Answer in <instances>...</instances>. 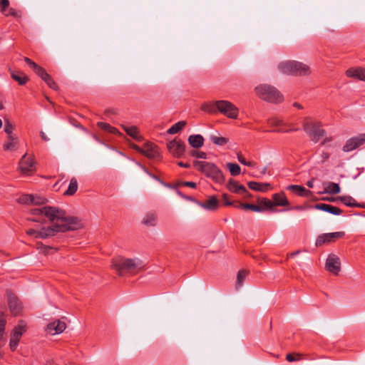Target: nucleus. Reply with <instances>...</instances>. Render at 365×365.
I'll return each instance as SVG.
<instances>
[{
	"mask_svg": "<svg viewBox=\"0 0 365 365\" xmlns=\"http://www.w3.org/2000/svg\"><path fill=\"white\" fill-rule=\"evenodd\" d=\"M28 220L41 224L49 222L48 227L30 228L26 234L34 238L46 239L58 232L78 230L82 227L81 221L76 217L66 215V212L57 207L42 206L30 210Z\"/></svg>",
	"mask_w": 365,
	"mask_h": 365,
	"instance_id": "nucleus-1",
	"label": "nucleus"
},
{
	"mask_svg": "<svg viewBox=\"0 0 365 365\" xmlns=\"http://www.w3.org/2000/svg\"><path fill=\"white\" fill-rule=\"evenodd\" d=\"M111 267L118 275L123 276L126 274H133L138 272L144 265L138 258L130 259L118 256L112 259Z\"/></svg>",
	"mask_w": 365,
	"mask_h": 365,
	"instance_id": "nucleus-2",
	"label": "nucleus"
},
{
	"mask_svg": "<svg viewBox=\"0 0 365 365\" xmlns=\"http://www.w3.org/2000/svg\"><path fill=\"white\" fill-rule=\"evenodd\" d=\"M193 165L197 170L207 178H211L215 182L223 183L225 178L221 170L217 167L214 163L205 161L195 160Z\"/></svg>",
	"mask_w": 365,
	"mask_h": 365,
	"instance_id": "nucleus-3",
	"label": "nucleus"
},
{
	"mask_svg": "<svg viewBox=\"0 0 365 365\" xmlns=\"http://www.w3.org/2000/svg\"><path fill=\"white\" fill-rule=\"evenodd\" d=\"M280 72L292 76H308L311 73L308 65L297 61H285L278 65Z\"/></svg>",
	"mask_w": 365,
	"mask_h": 365,
	"instance_id": "nucleus-4",
	"label": "nucleus"
},
{
	"mask_svg": "<svg viewBox=\"0 0 365 365\" xmlns=\"http://www.w3.org/2000/svg\"><path fill=\"white\" fill-rule=\"evenodd\" d=\"M257 96L262 100L272 103H280L283 101V95L274 86L261 84L255 88Z\"/></svg>",
	"mask_w": 365,
	"mask_h": 365,
	"instance_id": "nucleus-5",
	"label": "nucleus"
},
{
	"mask_svg": "<svg viewBox=\"0 0 365 365\" xmlns=\"http://www.w3.org/2000/svg\"><path fill=\"white\" fill-rule=\"evenodd\" d=\"M303 129L309 135L310 140L315 143L326 135V131L322 128V123L318 120H313L309 118H305Z\"/></svg>",
	"mask_w": 365,
	"mask_h": 365,
	"instance_id": "nucleus-6",
	"label": "nucleus"
},
{
	"mask_svg": "<svg viewBox=\"0 0 365 365\" xmlns=\"http://www.w3.org/2000/svg\"><path fill=\"white\" fill-rule=\"evenodd\" d=\"M26 331V323L23 320H19L11 333L9 346L11 351H14L16 349L21 336Z\"/></svg>",
	"mask_w": 365,
	"mask_h": 365,
	"instance_id": "nucleus-7",
	"label": "nucleus"
},
{
	"mask_svg": "<svg viewBox=\"0 0 365 365\" xmlns=\"http://www.w3.org/2000/svg\"><path fill=\"white\" fill-rule=\"evenodd\" d=\"M218 112L231 119H237L239 113L238 108L231 102L224 100L218 101Z\"/></svg>",
	"mask_w": 365,
	"mask_h": 365,
	"instance_id": "nucleus-8",
	"label": "nucleus"
},
{
	"mask_svg": "<svg viewBox=\"0 0 365 365\" xmlns=\"http://www.w3.org/2000/svg\"><path fill=\"white\" fill-rule=\"evenodd\" d=\"M19 169L23 174L27 175L34 173L36 171V163L34 157L28 155L26 153L24 154L19 162Z\"/></svg>",
	"mask_w": 365,
	"mask_h": 365,
	"instance_id": "nucleus-9",
	"label": "nucleus"
},
{
	"mask_svg": "<svg viewBox=\"0 0 365 365\" xmlns=\"http://www.w3.org/2000/svg\"><path fill=\"white\" fill-rule=\"evenodd\" d=\"M365 143V133L348 139L344 145L342 150L345 153L351 152Z\"/></svg>",
	"mask_w": 365,
	"mask_h": 365,
	"instance_id": "nucleus-10",
	"label": "nucleus"
},
{
	"mask_svg": "<svg viewBox=\"0 0 365 365\" xmlns=\"http://www.w3.org/2000/svg\"><path fill=\"white\" fill-rule=\"evenodd\" d=\"M7 301L11 314L14 316L19 315L22 312L23 306L18 297L11 292H8Z\"/></svg>",
	"mask_w": 365,
	"mask_h": 365,
	"instance_id": "nucleus-11",
	"label": "nucleus"
},
{
	"mask_svg": "<svg viewBox=\"0 0 365 365\" xmlns=\"http://www.w3.org/2000/svg\"><path fill=\"white\" fill-rule=\"evenodd\" d=\"M325 269L330 273L338 275L341 270L339 258L334 254L329 255L326 261Z\"/></svg>",
	"mask_w": 365,
	"mask_h": 365,
	"instance_id": "nucleus-12",
	"label": "nucleus"
},
{
	"mask_svg": "<svg viewBox=\"0 0 365 365\" xmlns=\"http://www.w3.org/2000/svg\"><path fill=\"white\" fill-rule=\"evenodd\" d=\"M344 232H336L325 233L319 235L316 240V246L319 247L325 243L333 242L336 239L341 238L344 236Z\"/></svg>",
	"mask_w": 365,
	"mask_h": 365,
	"instance_id": "nucleus-13",
	"label": "nucleus"
},
{
	"mask_svg": "<svg viewBox=\"0 0 365 365\" xmlns=\"http://www.w3.org/2000/svg\"><path fill=\"white\" fill-rule=\"evenodd\" d=\"M167 146L169 151L176 158H180L185 150V143L180 140H171Z\"/></svg>",
	"mask_w": 365,
	"mask_h": 365,
	"instance_id": "nucleus-14",
	"label": "nucleus"
},
{
	"mask_svg": "<svg viewBox=\"0 0 365 365\" xmlns=\"http://www.w3.org/2000/svg\"><path fill=\"white\" fill-rule=\"evenodd\" d=\"M18 201L19 202L22 204H33L41 205L46 203V199L44 197L39 195L25 194L19 197Z\"/></svg>",
	"mask_w": 365,
	"mask_h": 365,
	"instance_id": "nucleus-15",
	"label": "nucleus"
},
{
	"mask_svg": "<svg viewBox=\"0 0 365 365\" xmlns=\"http://www.w3.org/2000/svg\"><path fill=\"white\" fill-rule=\"evenodd\" d=\"M66 328V323L60 319L55 320L47 325V331L52 335L62 333Z\"/></svg>",
	"mask_w": 365,
	"mask_h": 365,
	"instance_id": "nucleus-16",
	"label": "nucleus"
},
{
	"mask_svg": "<svg viewBox=\"0 0 365 365\" xmlns=\"http://www.w3.org/2000/svg\"><path fill=\"white\" fill-rule=\"evenodd\" d=\"M142 153L149 158H154L159 155L158 147L150 143H146L143 145Z\"/></svg>",
	"mask_w": 365,
	"mask_h": 365,
	"instance_id": "nucleus-17",
	"label": "nucleus"
},
{
	"mask_svg": "<svg viewBox=\"0 0 365 365\" xmlns=\"http://www.w3.org/2000/svg\"><path fill=\"white\" fill-rule=\"evenodd\" d=\"M314 208L331 213L334 215H339L342 213V210L340 208L329 204L318 203L314 205Z\"/></svg>",
	"mask_w": 365,
	"mask_h": 365,
	"instance_id": "nucleus-18",
	"label": "nucleus"
},
{
	"mask_svg": "<svg viewBox=\"0 0 365 365\" xmlns=\"http://www.w3.org/2000/svg\"><path fill=\"white\" fill-rule=\"evenodd\" d=\"M346 75L349 78L365 81V68L361 67L351 68L346 70Z\"/></svg>",
	"mask_w": 365,
	"mask_h": 365,
	"instance_id": "nucleus-19",
	"label": "nucleus"
},
{
	"mask_svg": "<svg viewBox=\"0 0 365 365\" xmlns=\"http://www.w3.org/2000/svg\"><path fill=\"white\" fill-rule=\"evenodd\" d=\"M227 188L230 192L237 194L247 193V190L244 185L238 184L237 181L232 179H230L228 181Z\"/></svg>",
	"mask_w": 365,
	"mask_h": 365,
	"instance_id": "nucleus-20",
	"label": "nucleus"
},
{
	"mask_svg": "<svg viewBox=\"0 0 365 365\" xmlns=\"http://www.w3.org/2000/svg\"><path fill=\"white\" fill-rule=\"evenodd\" d=\"M287 189L301 197H309L312 194L310 190H307L302 185H289Z\"/></svg>",
	"mask_w": 365,
	"mask_h": 365,
	"instance_id": "nucleus-21",
	"label": "nucleus"
},
{
	"mask_svg": "<svg viewBox=\"0 0 365 365\" xmlns=\"http://www.w3.org/2000/svg\"><path fill=\"white\" fill-rule=\"evenodd\" d=\"M19 147V140L16 136H8L3 148L4 150L14 151Z\"/></svg>",
	"mask_w": 365,
	"mask_h": 365,
	"instance_id": "nucleus-22",
	"label": "nucleus"
},
{
	"mask_svg": "<svg viewBox=\"0 0 365 365\" xmlns=\"http://www.w3.org/2000/svg\"><path fill=\"white\" fill-rule=\"evenodd\" d=\"M200 207L208 210H215L218 207L219 202L216 197L212 196L204 202H199Z\"/></svg>",
	"mask_w": 365,
	"mask_h": 365,
	"instance_id": "nucleus-23",
	"label": "nucleus"
},
{
	"mask_svg": "<svg viewBox=\"0 0 365 365\" xmlns=\"http://www.w3.org/2000/svg\"><path fill=\"white\" fill-rule=\"evenodd\" d=\"M272 202L273 206H287L289 205V201L283 192L274 194Z\"/></svg>",
	"mask_w": 365,
	"mask_h": 365,
	"instance_id": "nucleus-24",
	"label": "nucleus"
},
{
	"mask_svg": "<svg viewBox=\"0 0 365 365\" xmlns=\"http://www.w3.org/2000/svg\"><path fill=\"white\" fill-rule=\"evenodd\" d=\"M122 128L128 135H130L135 140H138V141L142 140L143 138L139 134L138 129L136 126H135V125H132V126L122 125Z\"/></svg>",
	"mask_w": 365,
	"mask_h": 365,
	"instance_id": "nucleus-25",
	"label": "nucleus"
},
{
	"mask_svg": "<svg viewBox=\"0 0 365 365\" xmlns=\"http://www.w3.org/2000/svg\"><path fill=\"white\" fill-rule=\"evenodd\" d=\"M189 144L194 148H200L203 145L204 138L201 135H191L188 138Z\"/></svg>",
	"mask_w": 365,
	"mask_h": 365,
	"instance_id": "nucleus-26",
	"label": "nucleus"
},
{
	"mask_svg": "<svg viewBox=\"0 0 365 365\" xmlns=\"http://www.w3.org/2000/svg\"><path fill=\"white\" fill-rule=\"evenodd\" d=\"M143 224L147 227H154L157 224V216L153 212L147 213L143 219Z\"/></svg>",
	"mask_w": 365,
	"mask_h": 365,
	"instance_id": "nucleus-27",
	"label": "nucleus"
},
{
	"mask_svg": "<svg viewBox=\"0 0 365 365\" xmlns=\"http://www.w3.org/2000/svg\"><path fill=\"white\" fill-rule=\"evenodd\" d=\"M217 103H218V101L205 103L204 104L202 105L201 108L202 110H204L208 113L214 114V113H216L218 112V108H217Z\"/></svg>",
	"mask_w": 365,
	"mask_h": 365,
	"instance_id": "nucleus-28",
	"label": "nucleus"
},
{
	"mask_svg": "<svg viewBox=\"0 0 365 365\" xmlns=\"http://www.w3.org/2000/svg\"><path fill=\"white\" fill-rule=\"evenodd\" d=\"M11 76L20 86L26 84L29 81L28 76L21 71L12 72Z\"/></svg>",
	"mask_w": 365,
	"mask_h": 365,
	"instance_id": "nucleus-29",
	"label": "nucleus"
},
{
	"mask_svg": "<svg viewBox=\"0 0 365 365\" xmlns=\"http://www.w3.org/2000/svg\"><path fill=\"white\" fill-rule=\"evenodd\" d=\"M247 185L250 189L259 192H265L269 187V183H260L255 181H250Z\"/></svg>",
	"mask_w": 365,
	"mask_h": 365,
	"instance_id": "nucleus-30",
	"label": "nucleus"
},
{
	"mask_svg": "<svg viewBox=\"0 0 365 365\" xmlns=\"http://www.w3.org/2000/svg\"><path fill=\"white\" fill-rule=\"evenodd\" d=\"M78 184L75 178H71L70 180L68 187L65 191L64 195L71 196L76 193L78 190Z\"/></svg>",
	"mask_w": 365,
	"mask_h": 365,
	"instance_id": "nucleus-31",
	"label": "nucleus"
},
{
	"mask_svg": "<svg viewBox=\"0 0 365 365\" xmlns=\"http://www.w3.org/2000/svg\"><path fill=\"white\" fill-rule=\"evenodd\" d=\"M235 207L242 210H250L254 212H261L263 210L261 206L249 203L237 202V205H235Z\"/></svg>",
	"mask_w": 365,
	"mask_h": 365,
	"instance_id": "nucleus-32",
	"label": "nucleus"
},
{
	"mask_svg": "<svg viewBox=\"0 0 365 365\" xmlns=\"http://www.w3.org/2000/svg\"><path fill=\"white\" fill-rule=\"evenodd\" d=\"M210 140L216 145L222 146L229 142V138L215 135L210 136Z\"/></svg>",
	"mask_w": 365,
	"mask_h": 365,
	"instance_id": "nucleus-33",
	"label": "nucleus"
},
{
	"mask_svg": "<svg viewBox=\"0 0 365 365\" xmlns=\"http://www.w3.org/2000/svg\"><path fill=\"white\" fill-rule=\"evenodd\" d=\"M186 125L185 121H179L176 123H175L173 125H172L168 130L167 133L170 135L175 134L178 133L180 130H181L185 125Z\"/></svg>",
	"mask_w": 365,
	"mask_h": 365,
	"instance_id": "nucleus-34",
	"label": "nucleus"
},
{
	"mask_svg": "<svg viewBox=\"0 0 365 365\" xmlns=\"http://www.w3.org/2000/svg\"><path fill=\"white\" fill-rule=\"evenodd\" d=\"M326 192L335 195L340 192V187L339 184L329 182L327 183V186L325 187Z\"/></svg>",
	"mask_w": 365,
	"mask_h": 365,
	"instance_id": "nucleus-35",
	"label": "nucleus"
},
{
	"mask_svg": "<svg viewBox=\"0 0 365 365\" xmlns=\"http://www.w3.org/2000/svg\"><path fill=\"white\" fill-rule=\"evenodd\" d=\"M339 199L341 202L348 207H354L359 206L355 200L351 196H341L339 197Z\"/></svg>",
	"mask_w": 365,
	"mask_h": 365,
	"instance_id": "nucleus-36",
	"label": "nucleus"
},
{
	"mask_svg": "<svg viewBox=\"0 0 365 365\" xmlns=\"http://www.w3.org/2000/svg\"><path fill=\"white\" fill-rule=\"evenodd\" d=\"M98 126L101 128L102 130H106L108 133H113V134H120V132L117 128L115 127L111 126L108 123H103V122H98Z\"/></svg>",
	"mask_w": 365,
	"mask_h": 365,
	"instance_id": "nucleus-37",
	"label": "nucleus"
},
{
	"mask_svg": "<svg viewBox=\"0 0 365 365\" xmlns=\"http://www.w3.org/2000/svg\"><path fill=\"white\" fill-rule=\"evenodd\" d=\"M227 168L232 176H237L240 173L241 168L237 163H227Z\"/></svg>",
	"mask_w": 365,
	"mask_h": 365,
	"instance_id": "nucleus-38",
	"label": "nucleus"
},
{
	"mask_svg": "<svg viewBox=\"0 0 365 365\" xmlns=\"http://www.w3.org/2000/svg\"><path fill=\"white\" fill-rule=\"evenodd\" d=\"M248 274V272L247 270H240L237 273V282H236V287L240 288Z\"/></svg>",
	"mask_w": 365,
	"mask_h": 365,
	"instance_id": "nucleus-39",
	"label": "nucleus"
},
{
	"mask_svg": "<svg viewBox=\"0 0 365 365\" xmlns=\"http://www.w3.org/2000/svg\"><path fill=\"white\" fill-rule=\"evenodd\" d=\"M286 359L289 362H294L304 359V354L302 353H289L286 355Z\"/></svg>",
	"mask_w": 365,
	"mask_h": 365,
	"instance_id": "nucleus-40",
	"label": "nucleus"
},
{
	"mask_svg": "<svg viewBox=\"0 0 365 365\" xmlns=\"http://www.w3.org/2000/svg\"><path fill=\"white\" fill-rule=\"evenodd\" d=\"M36 246H37V250L39 251V252L43 253L44 255H48L52 251H53V252L56 251V248L44 245L42 243H38L36 245Z\"/></svg>",
	"mask_w": 365,
	"mask_h": 365,
	"instance_id": "nucleus-41",
	"label": "nucleus"
},
{
	"mask_svg": "<svg viewBox=\"0 0 365 365\" xmlns=\"http://www.w3.org/2000/svg\"><path fill=\"white\" fill-rule=\"evenodd\" d=\"M36 75H38L42 80H44L48 73L46 70L40 66H38L36 69L34 70Z\"/></svg>",
	"mask_w": 365,
	"mask_h": 365,
	"instance_id": "nucleus-42",
	"label": "nucleus"
},
{
	"mask_svg": "<svg viewBox=\"0 0 365 365\" xmlns=\"http://www.w3.org/2000/svg\"><path fill=\"white\" fill-rule=\"evenodd\" d=\"M46 84L53 90H58V86L56 83L54 81L53 78L48 74L47 77L43 80Z\"/></svg>",
	"mask_w": 365,
	"mask_h": 365,
	"instance_id": "nucleus-43",
	"label": "nucleus"
},
{
	"mask_svg": "<svg viewBox=\"0 0 365 365\" xmlns=\"http://www.w3.org/2000/svg\"><path fill=\"white\" fill-rule=\"evenodd\" d=\"M13 130L14 127L12 124L9 120H6L4 125V131L8 135V136H15L12 134Z\"/></svg>",
	"mask_w": 365,
	"mask_h": 365,
	"instance_id": "nucleus-44",
	"label": "nucleus"
},
{
	"mask_svg": "<svg viewBox=\"0 0 365 365\" xmlns=\"http://www.w3.org/2000/svg\"><path fill=\"white\" fill-rule=\"evenodd\" d=\"M5 16H12L14 17H16V18H19L21 16V11H19V10H16L14 8H10L9 9V11L8 13H4V14Z\"/></svg>",
	"mask_w": 365,
	"mask_h": 365,
	"instance_id": "nucleus-45",
	"label": "nucleus"
},
{
	"mask_svg": "<svg viewBox=\"0 0 365 365\" xmlns=\"http://www.w3.org/2000/svg\"><path fill=\"white\" fill-rule=\"evenodd\" d=\"M190 155L192 157H196L197 158H201V159L207 158V154L202 151L192 150L190 153Z\"/></svg>",
	"mask_w": 365,
	"mask_h": 365,
	"instance_id": "nucleus-46",
	"label": "nucleus"
},
{
	"mask_svg": "<svg viewBox=\"0 0 365 365\" xmlns=\"http://www.w3.org/2000/svg\"><path fill=\"white\" fill-rule=\"evenodd\" d=\"M268 123L271 125V126H279L281 125H282V120L278 118H269L268 120Z\"/></svg>",
	"mask_w": 365,
	"mask_h": 365,
	"instance_id": "nucleus-47",
	"label": "nucleus"
},
{
	"mask_svg": "<svg viewBox=\"0 0 365 365\" xmlns=\"http://www.w3.org/2000/svg\"><path fill=\"white\" fill-rule=\"evenodd\" d=\"M259 203L261 205H263L267 208H272L273 207L272 200H268L267 198H262V199L259 200Z\"/></svg>",
	"mask_w": 365,
	"mask_h": 365,
	"instance_id": "nucleus-48",
	"label": "nucleus"
},
{
	"mask_svg": "<svg viewBox=\"0 0 365 365\" xmlns=\"http://www.w3.org/2000/svg\"><path fill=\"white\" fill-rule=\"evenodd\" d=\"M329 153H327V152H322L320 155H319V160L318 161V163L319 164H323L326 161L328 160V159L329 158Z\"/></svg>",
	"mask_w": 365,
	"mask_h": 365,
	"instance_id": "nucleus-49",
	"label": "nucleus"
},
{
	"mask_svg": "<svg viewBox=\"0 0 365 365\" xmlns=\"http://www.w3.org/2000/svg\"><path fill=\"white\" fill-rule=\"evenodd\" d=\"M9 6V0H1L0 1V11L1 13L4 14L6 12V9Z\"/></svg>",
	"mask_w": 365,
	"mask_h": 365,
	"instance_id": "nucleus-50",
	"label": "nucleus"
},
{
	"mask_svg": "<svg viewBox=\"0 0 365 365\" xmlns=\"http://www.w3.org/2000/svg\"><path fill=\"white\" fill-rule=\"evenodd\" d=\"M178 186H187L192 188H195L197 185L194 182H189V181H181L179 182L177 185Z\"/></svg>",
	"mask_w": 365,
	"mask_h": 365,
	"instance_id": "nucleus-51",
	"label": "nucleus"
},
{
	"mask_svg": "<svg viewBox=\"0 0 365 365\" xmlns=\"http://www.w3.org/2000/svg\"><path fill=\"white\" fill-rule=\"evenodd\" d=\"M24 60L33 70L36 69L38 66L28 57H24Z\"/></svg>",
	"mask_w": 365,
	"mask_h": 365,
	"instance_id": "nucleus-52",
	"label": "nucleus"
},
{
	"mask_svg": "<svg viewBox=\"0 0 365 365\" xmlns=\"http://www.w3.org/2000/svg\"><path fill=\"white\" fill-rule=\"evenodd\" d=\"M222 200L224 202V205L226 206H230L234 205V202H232L229 199V195L226 193H224L222 195Z\"/></svg>",
	"mask_w": 365,
	"mask_h": 365,
	"instance_id": "nucleus-53",
	"label": "nucleus"
},
{
	"mask_svg": "<svg viewBox=\"0 0 365 365\" xmlns=\"http://www.w3.org/2000/svg\"><path fill=\"white\" fill-rule=\"evenodd\" d=\"M6 326V319L3 312L0 313V329L4 331Z\"/></svg>",
	"mask_w": 365,
	"mask_h": 365,
	"instance_id": "nucleus-54",
	"label": "nucleus"
},
{
	"mask_svg": "<svg viewBox=\"0 0 365 365\" xmlns=\"http://www.w3.org/2000/svg\"><path fill=\"white\" fill-rule=\"evenodd\" d=\"M237 160H239V162L240 163H242V165H246L247 163V160H245V158L242 156V154L240 153H238L237 154Z\"/></svg>",
	"mask_w": 365,
	"mask_h": 365,
	"instance_id": "nucleus-55",
	"label": "nucleus"
},
{
	"mask_svg": "<svg viewBox=\"0 0 365 365\" xmlns=\"http://www.w3.org/2000/svg\"><path fill=\"white\" fill-rule=\"evenodd\" d=\"M40 135L43 140H44V141L49 140V138H48V136L46 135V133L43 131L40 132Z\"/></svg>",
	"mask_w": 365,
	"mask_h": 365,
	"instance_id": "nucleus-56",
	"label": "nucleus"
},
{
	"mask_svg": "<svg viewBox=\"0 0 365 365\" xmlns=\"http://www.w3.org/2000/svg\"><path fill=\"white\" fill-rule=\"evenodd\" d=\"M333 140V138L332 137H328V138H325L321 143V145H325L326 143H329V142H331Z\"/></svg>",
	"mask_w": 365,
	"mask_h": 365,
	"instance_id": "nucleus-57",
	"label": "nucleus"
},
{
	"mask_svg": "<svg viewBox=\"0 0 365 365\" xmlns=\"http://www.w3.org/2000/svg\"><path fill=\"white\" fill-rule=\"evenodd\" d=\"M145 172H146V173H148L150 177H152L153 178L155 179L156 180H158V181L160 182L161 183H163V182L160 180V179L159 178H158L156 175H152V174L149 173H148V171L146 169H145Z\"/></svg>",
	"mask_w": 365,
	"mask_h": 365,
	"instance_id": "nucleus-58",
	"label": "nucleus"
},
{
	"mask_svg": "<svg viewBox=\"0 0 365 365\" xmlns=\"http://www.w3.org/2000/svg\"><path fill=\"white\" fill-rule=\"evenodd\" d=\"M178 165L179 166H180V167L185 168H190V164H188V163H182V162H179V163H178Z\"/></svg>",
	"mask_w": 365,
	"mask_h": 365,
	"instance_id": "nucleus-59",
	"label": "nucleus"
},
{
	"mask_svg": "<svg viewBox=\"0 0 365 365\" xmlns=\"http://www.w3.org/2000/svg\"><path fill=\"white\" fill-rule=\"evenodd\" d=\"M133 148L138 151L139 153H142L143 147H140L137 145H133Z\"/></svg>",
	"mask_w": 365,
	"mask_h": 365,
	"instance_id": "nucleus-60",
	"label": "nucleus"
},
{
	"mask_svg": "<svg viewBox=\"0 0 365 365\" xmlns=\"http://www.w3.org/2000/svg\"><path fill=\"white\" fill-rule=\"evenodd\" d=\"M256 165V163L255 162H252V161H247V163L245 165L247 166H249V167H255Z\"/></svg>",
	"mask_w": 365,
	"mask_h": 365,
	"instance_id": "nucleus-61",
	"label": "nucleus"
},
{
	"mask_svg": "<svg viewBox=\"0 0 365 365\" xmlns=\"http://www.w3.org/2000/svg\"><path fill=\"white\" fill-rule=\"evenodd\" d=\"M313 185H314V180H313V179H312V180H309V181L307 182V185L309 187H310V188L313 187Z\"/></svg>",
	"mask_w": 365,
	"mask_h": 365,
	"instance_id": "nucleus-62",
	"label": "nucleus"
},
{
	"mask_svg": "<svg viewBox=\"0 0 365 365\" xmlns=\"http://www.w3.org/2000/svg\"><path fill=\"white\" fill-rule=\"evenodd\" d=\"M259 173L261 175H264L267 173V167L262 168Z\"/></svg>",
	"mask_w": 365,
	"mask_h": 365,
	"instance_id": "nucleus-63",
	"label": "nucleus"
},
{
	"mask_svg": "<svg viewBox=\"0 0 365 365\" xmlns=\"http://www.w3.org/2000/svg\"><path fill=\"white\" fill-rule=\"evenodd\" d=\"M242 195H244L245 197H252V195L247 191V193H242Z\"/></svg>",
	"mask_w": 365,
	"mask_h": 365,
	"instance_id": "nucleus-64",
	"label": "nucleus"
}]
</instances>
